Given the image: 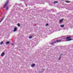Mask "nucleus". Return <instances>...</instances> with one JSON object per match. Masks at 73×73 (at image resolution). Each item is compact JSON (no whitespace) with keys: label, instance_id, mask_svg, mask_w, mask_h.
Listing matches in <instances>:
<instances>
[{"label":"nucleus","instance_id":"a211bd4d","mask_svg":"<svg viewBox=\"0 0 73 73\" xmlns=\"http://www.w3.org/2000/svg\"><path fill=\"white\" fill-rule=\"evenodd\" d=\"M61 58V57H60L59 58V60H60V59Z\"/></svg>","mask_w":73,"mask_h":73},{"label":"nucleus","instance_id":"6e6552de","mask_svg":"<svg viewBox=\"0 0 73 73\" xmlns=\"http://www.w3.org/2000/svg\"><path fill=\"white\" fill-rule=\"evenodd\" d=\"M56 42H61V40H57Z\"/></svg>","mask_w":73,"mask_h":73},{"label":"nucleus","instance_id":"1a4fd4ad","mask_svg":"<svg viewBox=\"0 0 73 73\" xmlns=\"http://www.w3.org/2000/svg\"><path fill=\"white\" fill-rule=\"evenodd\" d=\"M3 44V42L2 41L0 42V45H1L2 44Z\"/></svg>","mask_w":73,"mask_h":73},{"label":"nucleus","instance_id":"6ab92c4d","mask_svg":"<svg viewBox=\"0 0 73 73\" xmlns=\"http://www.w3.org/2000/svg\"><path fill=\"white\" fill-rule=\"evenodd\" d=\"M12 45H13V44H12Z\"/></svg>","mask_w":73,"mask_h":73},{"label":"nucleus","instance_id":"9b49d317","mask_svg":"<svg viewBox=\"0 0 73 73\" xmlns=\"http://www.w3.org/2000/svg\"><path fill=\"white\" fill-rule=\"evenodd\" d=\"M64 25H61L60 26V27H64Z\"/></svg>","mask_w":73,"mask_h":73},{"label":"nucleus","instance_id":"4468645a","mask_svg":"<svg viewBox=\"0 0 73 73\" xmlns=\"http://www.w3.org/2000/svg\"><path fill=\"white\" fill-rule=\"evenodd\" d=\"M18 27H20V24H19V23H18Z\"/></svg>","mask_w":73,"mask_h":73},{"label":"nucleus","instance_id":"423d86ee","mask_svg":"<svg viewBox=\"0 0 73 73\" xmlns=\"http://www.w3.org/2000/svg\"><path fill=\"white\" fill-rule=\"evenodd\" d=\"M5 54L4 52H3L1 54V56H3Z\"/></svg>","mask_w":73,"mask_h":73},{"label":"nucleus","instance_id":"9d476101","mask_svg":"<svg viewBox=\"0 0 73 73\" xmlns=\"http://www.w3.org/2000/svg\"><path fill=\"white\" fill-rule=\"evenodd\" d=\"M9 43V42H7L6 43V44H8Z\"/></svg>","mask_w":73,"mask_h":73},{"label":"nucleus","instance_id":"f3484780","mask_svg":"<svg viewBox=\"0 0 73 73\" xmlns=\"http://www.w3.org/2000/svg\"><path fill=\"white\" fill-rule=\"evenodd\" d=\"M66 3H69V2H68V1H66Z\"/></svg>","mask_w":73,"mask_h":73},{"label":"nucleus","instance_id":"39448f33","mask_svg":"<svg viewBox=\"0 0 73 73\" xmlns=\"http://www.w3.org/2000/svg\"><path fill=\"white\" fill-rule=\"evenodd\" d=\"M63 21V19H61L60 20L59 23H61Z\"/></svg>","mask_w":73,"mask_h":73},{"label":"nucleus","instance_id":"2eb2a0df","mask_svg":"<svg viewBox=\"0 0 73 73\" xmlns=\"http://www.w3.org/2000/svg\"><path fill=\"white\" fill-rule=\"evenodd\" d=\"M3 20V19H2L0 21V22H1V21H2Z\"/></svg>","mask_w":73,"mask_h":73},{"label":"nucleus","instance_id":"0eeeda50","mask_svg":"<svg viewBox=\"0 0 73 73\" xmlns=\"http://www.w3.org/2000/svg\"><path fill=\"white\" fill-rule=\"evenodd\" d=\"M56 42H53L51 43V44L52 45H54V43H56Z\"/></svg>","mask_w":73,"mask_h":73},{"label":"nucleus","instance_id":"f257e3e1","mask_svg":"<svg viewBox=\"0 0 73 73\" xmlns=\"http://www.w3.org/2000/svg\"><path fill=\"white\" fill-rule=\"evenodd\" d=\"M9 2V1L7 0L6 2L5 3V4L4 5V7L3 8H5V7H6V10H7L8 9V6L7 5H8V3Z\"/></svg>","mask_w":73,"mask_h":73},{"label":"nucleus","instance_id":"dca6fc26","mask_svg":"<svg viewBox=\"0 0 73 73\" xmlns=\"http://www.w3.org/2000/svg\"><path fill=\"white\" fill-rule=\"evenodd\" d=\"M47 25H48V24H47L46 25V26H47Z\"/></svg>","mask_w":73,"mask_h":73},{"label":"nucleus","instance_id":"f8f14e48","mask_svg":"<svg viewBox=\"0 0 73 73\" xmlns=\"http://www.w3.org/2000/svg\"><path fill=\"white\" fill-rule=\"evenodd\" d=\"M32 36H29V38H32Z\"/></svg>","mask_w":73,"mask_h":73},{"label":"nucleus","instance_id":"ddd939ff","mask_svg":"<svg viewBox=\"0 0 73 73\" xmlns=\"http://www.w3.org/2000/svg\"><path fill=\"white\" fill-rule=\"evenodd\" d=\"M56 3H57V2L56 1L54 2V4H56Z\"/></svg>","mask_w":73,"mask_h":73},{"label":"nucleus","instance_id":"20e7f679","mask_svg":"<svg viewBox=\"0 0 73 73\" xmlns=\"http://www.w3.org/2000/svg\"><path fill=\"white\" fill-rule=\"evenodd\" d=\"M35 66V64H33L31 65V67H33Z\"/></svg>","mask_w":73,"mask_h":73},{"label":"nucleus","instance_id":"f03ea898","mask_svg":"<svg viewBox=\"0 0 73 73\" xmlns=\"http://www.w3.org/2000/svg\"><path fill=\"white\" fill-rule=\"evenodd\" d=\"M70 37H67V38H66V41H70V40H72V39H70Z\"/></svg>","mask_w":73,"mask_h":73},{"label":"nucleus","instance_id":"7ed1b4c3","mask_svg":"<svg viewBox=\"0 0 73 73\" xmlns=\"http://www.w3.org/2000/svg\"><path fill=\"white\" fill-rule=\"evenodd\" d=\"M17 27H15L14 28V30H13L14 32H16V31H17Z\"/></svg>","mask_w":73,"mask_h":73}]
</instances>
